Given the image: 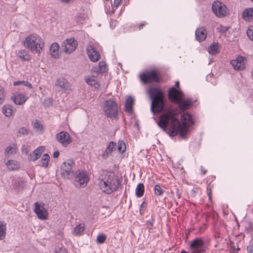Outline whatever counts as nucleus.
I'll return each instance as SVG.
<instances>
[{"label": "nucleus", "instance_id": "nucleus-1", "mask_svg": "<svg viewBox=\"0 0 253 253\" xmlns=\"http://www.w3.org/2000/svg\"><path fill=\"white\" fill-rule=\"evenodd\" d=\"M176 112L174 109L169 108L160 116L157 124L165 131L169 126L168 130L170 136H175L179 133L180 136L184 138L189 130L188 127L194 124V121L189 113H184L181 115L180 123L176 118Z\"/></svg>", "mask_w": 253, "mask_h": 253}, {"label": "nucleus", "instance_id": "nucleus-2", "mask_svg": "<svg viewBox=\"0 0 253 253\" xmlns=\"http://www.w3.org/2000/svg\"><path fill=\"white\" fill-rule=\"evenodd\" d=\"M151 100V111L154 114L165 110L166 101L163 92L158 87H152L148 89Z\"/></svg>", "mask_w": 253, "mask_h": 253}, {"label": "nucleus", "instance_id": "nucleus-3", "mask_svg": "<svg viewBox=\"0 0 253 253\" xmlns=\"http://www.w3.org/2000/svg\"><path fill=\"white\" fill-rule=\"evenodd\" d=\"M99 179V186L103 193L110 194L118 188L119 182L113 173L107 172L102 175Z\"/></svg>", "mask_w": 253, "mask_h": 253}, {"label": "nucleus", "instance_id": "nucleus-4", "mask_svg": "<svg viewBox=\"0 0 253 253\" xmlns=\"http://www.w3.org/2000/svg\"><path fill=\"white\" fill-rule=\"evenodd\" d=\"M168 97L171 102L178 105V108L181 112L188 109L193 104L189 99L183 100L182 92L174 87H172L169 89Z\"/></svg>", "mask_w": 253, "mask_h": 253}, {"label": "nucleus", "instance_id": "nucleus-5", "mask_svg": "<svg viewBox=\"0 0 253 253\" xmlns=\"http://www.w3.org/2000/svg\"><path fill=\"white\" fill-rule=\"evenodd\" d=\"M24 45L31 51L40 54L44 46V42L38 35L33 34L26 38Z\"/></svg>", "mask_w": 253, "mask_h": 253}, {"label": "nucleus", "instance_id": "nucleus-6", "mask_svg": "<svg viewBox=\"0 0 253 253\" xmlns=\"http://www.w3.org/2000/svg\"><path fill=\"white\" fill-rule=\"evenodd\" d=\"M74 163L72 160L69 159L64 162L60 167V174L65 179H72L74 175Z\"/></svg>", "mask_w": 253, "mask_h": 253}, {"label": "nucleus", "instance_id": "nucleus-7", "mask_svg": "<svg viewBox=\"0 0 253 253\" xmlns=\"http://www.w3.org/2000/svg\"><path fill=\"white\" fill-rule=\"evenodd\" d=\"M207 249L205 241L202 238H197L194 239L190 244L191 253H204ZM180 253H188L182 250Z\"/></svg>", "mask_w": 253, "mask_h": 253}, {"label": "nucleus", "instance_id": "nucleus-8", "mask_svg": "<svg viewBox=\"0 0 253 253\" xmlns=\"http://www.w3.org/2000/svg\"><path fill=\"white\" fill-rule=\"evenodd\" d=\"M212 11L218 18L225 17L229 14V10L226 5L219 0L214 1L212 3Z\"/></svg>", "mask_w": 253, "mask_h": 253}, {"label": "nucleus", "instance_id": "nucleus-9", "mask_svg": "<svg viewBox=\"0 0 253 253\" xmlns=\"http://www.w3.org/2000/svg\"><path fill=\"white\" fill-rule=\"evenodd\" d=\"M72 179L74 180L76 186H79L80 187L86 186L89 181L86 172L80 170H78L74 173V175Z\"/></svg>", "mask_w": 253, "mask_h": 253}, {"label": "nucleus", "instance_id": "nucleus-10", "mask_svg": "<svg viewBox=\"0 0 253 253\" xmlns=\"http://www.w3.org/2000/svg\"><path fill=\"white\" fill-rule=\"evenodd\" d=\"M104 111L105 115L109 118H113L118 115V106L117 103L112 100H106L104 105Z\"/></svg>", "mask_w": 253, "mask_h": 253}, {"label": "nucleus", "instance_id": "nucleus-11", "mask_svg": "<svg viewBox=\"0 0 253 253\" xmlns=\"http://www.w3.org/2000/svg\"><path fill=\"white\" fill-rule=\"evenodd\" d=\"M140 80L144 84L159 82V76L154 70L146 71L140 74Z\"/></svg>", "mask_w": 253, "mask_h": 253}, {"label": "nucleus", "instance_id": "nucleus-12", "mask_svg": "<svg viewBox=\"0 0 253 253\" xmlns=\"http://www.w3.org/2000/svg\"><path fill=\"white\" fill-rule=\"evenodd\" d=\"M78 43L74 39H67L62 43L63 50L67 53L73 52L77 48Z\"/></svg>", "mask_w": 253, "mask_h": 253}, {"label": "nucleus", "instance_id": "nucleus-13", "mask_svg": "<svg viewBox=\"0 0 253 253\" xmlns=\"http://www.w3.org/2000/svg\"><path fill=\"white\" fill-rule=\"evenodd\" d=\"M35 212L37 214L39 218L45 220L47 219V211L43 207V205H41L38 202L35 203Z\"/></svg>", "mask_w": 253, "mask_h": 253}, {"label": "nucleus", "instance_id": "nucleus-14", "mask_svg": "<svg viewBox=\"0 0 253 253\" xmlns=\"http://www.w3.org/2000/svg\"><path fill=\"white\" fill-rule=\"evenodd\" d=\"M56 138L64 146H67L71 142L70 136L69 133L66 131H61L57 133Z\"/></svg>", "mask_w": 253, "mask_h": 253}, {"label": "nucleus", "instance_id": "nucleus-15", "mask_svg": "<svg viewBox=\"0 0 253 253\" xmlns=\"http://www.w3.org/2000/svg\"><path fill=\"white\" fill-rule=\"evenodd\" d=\"M86 51L88 57L91 61L95 62L99 59L100 57V54L93 46L91 45L88 46L86 48Z\"/></svg>", "mask_w": 253, "mask_h": 253}, {"label": "nucleus", "instance_id": "nucleus-16", "mask_svg": "<svg viewBox=\"0 0 253 253\" xmlns=\"http://www.w3.org/2000/svg\"><path fill=\"white\" fill-rule=\"evenodd\" d=\"M244 59L243 57L238 56L235 60H233L231 61V64L235 70H242L245 69V65Z\"/></svg>", "mask_w": 253, "mask_h": 253}, {"label": "nucleus", "instance_id": "nucleus-17", "mask_svg": "<svg viewBox=\"0 0 253 253\" xmlns=\"http://www.w3.org/2000/svg\"><path fill=\"white\" fill-rule=\"evenodd\" d=\"M55 86L56 87H60L65 90H69L70 87V83L68 81L62 77H60L56 80Z\"/></svg>", "mask_w": 253, "mask_h": 253}, {"label": "nucleus", "instance_id": "nucleus-18", "mask_svg": "<svg viewBox=\"0 0 253 253\" xmlns=\"http://www.w3.org/2000/svg\"><path fill=\"white\" fill-rule=\"evenodd\" d=\"M27 99L28 97L24 94L20 93H16L14 96L11 97V99L17 105H22L24 104Z\"/></svg>", "mask_w": 253, "mask_h": 253}, {"label": "nucleus", "instance_id": "nucleus-19", "mask_svg": "<svg viewBox=\"0 0 253 253\" xmlns=\"http://www.w3.org/2000/svg\"><path fill=\"white\" fill-rule=\"evenodd\" d=\"M116 143L111 141L105 151L102 154L101 157L103 159H107L111 154L112 152L115 150Z\"/></svg>", "mask_w": 253, "mask_h": 253}, {"label": "nucleus", "instance_id": "nucleus-20", "mask_svg": "<svg viewBox=\"0 0 253 253\" xmlns=\"http://www.w3.org/2000/svg\"><path fill=\"white\" fill-rule=\"evenodd\" d=\"M45 150V147L43 146H39L30 154L31 160L33 161L37 160L41 157L42 153Z\"/></svg>", "mask_w": 253, "mask_h": 253}, {"label": "nucleus", "instance_id": "nucleus-21", "mask_svg": "<svg viewBox=\"0 0 253 253\" xmlns=\"http://www.w3.org/2000/svg\"><path fill=\"white\" fill-rule=\"evenodd\" d=\"M134 104V99L131 96H129L126 98L125 105V111L126 113L131 114L133 113V105Z\"/></svg>", "mask_w": 253, "mask_h": 253}, {"label": "nucleus", "instance_id": "nucleus-22", "mask_svg": "<svg viewBox=\"0 0 253 253\" xmlns=\"http://www.w3.org/2000/svg\"><path fill=\"white\" fill-rule=\"evenodd\" d=\"M242 17L246 21H250L253 19V7L245 9L243 12Z\"/></svg>", "mask_w": 253, "mask_h": 253}, {"label": "nucleus", "instance_id": "nucleus-23", "mask_svg": "<svg viewBox=\"0 0 253 253\" xmlns=\"http://www.w3.org/2000/svg\"><path fill=\"white\" fill-rule=\"evenodd\" d=\"M219 44L218 42H213L208 48V52L211 55L217 54L220 50Z\"/></svg>", "mask_w": 253, "mask_h": 253}, {"label": "nucleus", "instance_id": "nucleus-24", "mask_svg": "<svg viewBox=\"0 0 253 253\" xmlns=\"http://www.w3.org/2000/svg\"><path fill=\"white\" fill-rule=\"evenodd\" d=\"M58 49L59 44L57 42L53 43L50 47L51 55L55 58H57L59 55Z\"/></svg>", "mask_w": 253, "mask_h": 253}, {"label": "nucleus", "instance_id": "nucleus-25", "mask_svg": "<svg viewBox=\"0 0 253 253\" xmlns=\"http://www.w3.org/2000/svg\"><path fill=\"white\" fill-rule=\"evenodd\" d=\"M18 57L23 61H29L31 59V55L28 54V52L25 50H21L19 51L17 54Z\"/></svg>", "mask_w": 253, "mask_h": 253}, {"label": "nucleus", "instance_id": "nucleus-26", "mask_svg": "<svg viewBox=\"0 0 253 253\" xmlns=\"http://www.w3.org/2000/svg\"><path fill=\"white\" fill-rule=\"evenodd\" d=\"M2 112L6 117L11 116L13 112V106L9 104L4 105L2 108Z\"/></svg>", "mask_w": 253, "mask_h": 253}, {"label": "nucleus", "instance_id": "nucleus-27", "mask_svg": "<svg viewBox=\"0 0 253 253\" xmlns=\"http://www.w3.org/2000/svg\"><path fill=\"white\" fill-rule=\"evenodd\" d=\"M108 68L106 63L104 61H101L98 64V67L96 68V73H103L107 72Z\"/></svg>", "mask_w": 253, "mask_h": 253}, {"label": "nucleus", "instance_id": "nucleus-28", "mask_svg": "<svg viewBox=\"0 0 253 253\" xmlns=\"http://www.w3.org/2000/svg\"><path fill=\"white\" fill-rule=\"evenodd\" d=\"M84 230V224H79L78 225H77L74 229V233L76 235H81Z\"/></svg>", "mask_w": 253, "mask_h": 253}, {"label": "nucleus", "instance_id": "nucleus-29", "mask_svg": "<svg viewBox=\"0 0 253 253\" xmlns=\"http://www.w3.org/2000/svg\"><path fill=\"white\" fill-rule=\"evenodd\" d=\"M136 195L138 197H141L143 195L144 192V186L142 183H139L137 185L136 189Z\"/></svg>", "mask_w": 253, "mask_h": 253}, {"label": "nucleus", "instance_id": "nucleus-30", "mask_svg": "<svg viewBox=\"0 0 253 253\" xmlns=\"http://www.w3.org/2000/svg\"><path fill=\"white\" fill-rule=\"evenodd\" d=\"M50 160V157L48 154H44L42 155L41 160L42 166L47 168L48 166V162Z\"/></svg>", "mask_w": 253, "mask_h": 253}, {"label": "nucleus", "instance_id": "nucleus-31", "mask_svg": "<svg viewBox=\"0 0 253 253\" xmlns=\"http://www.w3.org/2000/svg\"><path fill=\"white\" fill-rule=\"evenodd\" d=\"M6 234V224L0 221V240H3Z\"/></svg>", "mask_w": 253, "mask_h": 253}, {"label": "nucleus", "instance_id": "nucleus-32", "mask_svg": "<svg viewBox=\"0 0 253 253\" xmlns=\"http://www.w3.org/2000/svg\"><path fill=\"white\" fill-rule=\"evenodd\" d=\"M29 129L26 127H21L18 130L17 136L21 137L22 136L27 135L29 134Z\"/></svg>", "mask_w": 253, "mask_h": 253}, {"label": "nucleus", "instance_id": "nucleus-33", "mask_svg": "<svg viewBox=\"0 0 253 253\" xmlns=\"http://www.w3.org/2000/svg\"><path fill=\"white\" fill-rule=\"evenodd\" d=\"M7 167L9 170H13L17 168V162L13 160H9L6 164Z\"/></svg>", "mask_w": 253, "mask_h": 253}, {"label": "nucleus", "instance_id": "nucleus-34", "mask_svg": "<svg viewBox=\"0 0 253 253\" xmlns=\"http://www.w3.org/2000/svg\"><path fill=\"white\" fill-rule=\"evenodd\" d=\"M207 36V33H195L196 40L199 42L205 40Z\"/></svg>", "mask_w": 253, "mask_h": 253}, {"label": "nucleus", "instance_id": "nucleus-35", "mask_svg": "<svg viewBox=\"0 0 253 253\" xmlns=\"http://www.w3.org/2000/svg\"><path fill=\"white\" fill-rule=\"evenodd\" d=\"M126 144L123 141H119L118 145V150L121 153H123L126 150Z\"/></svg>", "mask_w": 253, "mask_h": 253}, {"label": "nucleus", "instance_id": "nucleus-36", "mask_svg": "<svg viewBox=\"0 0 253 253\" xmlns=\"http://www.w3.org/2000/svg\"><path fill=\"white\" fill-rule=\"evenodd\" d=\"M155 194L157 196L161 195L164 191L162 190V188L159 185H156L154 187Z\"/></svg>", "mask_w": 253, "mask_h": 253}, {"label": "nucleus", "instance_id": "nucleus-37", "mask_svg": "<svg viewBox=\"0 0 253 253\" xmlns=\"http://www.w3.org/2000/svg\"><path fill=\"white\" fill-rule=\"evenodd\" d=\"M34 127L36 129L37 131H41L42 130V126L40 124L38 120H36L34 123Z\"/></svg>", "mask_w": 253, "mask_h": 253}, {"label": "nucleus", "instance_id": "nucleus-38", "mask_svg": "<svg viewBox=\"0 0 253 253\" xmlns=\"http://www.w3.org/2000/svg\"><path fill=\"white\" fill-rule=\"evenodd\" d=\"M86 83L92 86H95L96 87V84H97V83L96 81L92 78H88L85 80Z\"/></svg>", "mask_w": 253, "mask_h": 253}, {"label": "nucleus", "instance_id": "nucleus-39", "mask_svg": "<svg viewBox=\"0 0 253 253\" xmlns=\"http://www.w3.org/2000/svg\"><path fill=\"white\" fill-rule=\"evenodd\" d=\"M106 239V237L105 235H100L97 238V242L100 244H103L105 242Z\"/></svg>", "mask_w": 253, "mask_h": 253}, {"label": "nucleus", "instance_id": "nucleus-40", "mask_svg": "<svg viewBox=\"0 0 253 253\" xmlns=\"http://www.w3.org/2000/svg\"><path fill=\"white\" fill-rule=\"evenodd\" d=\"M13 147L11 146H8L5 150V155L11 154L13 153Z\"/></svg>", "mask_w": 253, "mask_h": 253}, {"label": "nucleus", "instance_id": "nucleus-41", "mask_svg": "<svg viewBox=\"0 0 253 253\" xmlns=\"http://www.w3.org/2000/svg\"><path fill=\"white\" fill-rule=\"evenodd\" d=\"M5 95L4 93V90L3 88H0V104H2Z\"/></svg>", "mask_w": 253, "mask_h": 253}, {"label": "nucleus", "instance_id": "nucleus-42", "mask_svg": "<svg viewBox=\"0 0 253 253\" xmlns=\"http://www.w3.org/2000/svg\"><path fill=\"white\" fill-rule=\"evenodd\" d=\"M55 253H67V252L65 248H59L55 250Z\"/></svg>", "mask_w": 253, "mask_h": 253}, {"label": "nucleus", "instance_id": "nucleus-43", "mask_svg": "<svg viewBox=\"0 0 253 253\" xmlns=\"http://www.w3.org/2000/svg\"><path fill=\"white\" fill-rule=\"evenodd\" d=\"M247 251L248 253H253V243H250L247 247Z\"/></svg>", "mask_w": 253, "mask_h": 253}, {"label": "nucleus", "instance_id": "nucleus-44", "mask_svg": "<svg viewBox=\"0 0 253 253\" xmlns=\"http://www.w3.org/2000/svg\"><path fill=\"white\" fill-rule=\"evenodd\" d=\"M205 31H206V29L203 26H202L201 27H199V28H197V29L195 31V32H205Z\"/></svg>", "mask_w": 253, "mask_h": 253}, {"label": "nucleus", "instance_id": "nucleus-45", "mask_svg": "<svg viewBox=\"0 0 253 253\" xmlns=\"http://www.w3.org/2000/svg\"><path fill=\"white\" fill-rule=\"evenodd\" d=\"M246 34L250 40L253 41V33H246Z\"/></svg>", "mask_w": 253, "mask_h": 253}, {"label": "nucleus", "instance_id": "nucleus-46", "mask_svg": "<svg viewBox=\"0 0 253 253\" xmlns=\"http://www.w3.org/2000/svg\"><path fill=\"white\" fill-rule=\"evenodd\" d=\"M59 156V152L58 151L54 152L53 154V157L55 158L58 157Z\"/></svg>", "mask_w": 253, "mask_h": 253}, {"label": "nucleus", "instance_id": "nucleus-47", "mask_svg": "<svg viewBox=\"0 0 253 253\" xmlns=\"http://www.w3.org/2000/svg\"><path fill=\"white\" fill-rule=\"evenodd\" d=\"M122 0H114V5L118 6L121 3Z\"/></svg>", "mask_w": 253, "mask_h": 253}, {"label": "nucleus", "instance_id": "nucleus-48", "mask_svg": "<svg viewBox=\"0 0 253 253\" xmlns=\"http://www.w3.org/2000/svg\"><path fill=\"white\" fill-rule=\"evenodd\" d=\"M22 81H16L13 83V85H18L20 84H22Z\"/></svg>", "mask_w": 253, "mask_h": 253}, {"label": "nucleus", "instance_id": "nucleus-49", "mask_svg": "<svg viewBox=\"0 0 253 253\" xmlns=\"http://www.w3.org/2000/svg\"><path fill=\"white\" fill-rule=\"evenodd\" d=\"M29 83V82L28 81H22V84L24 86H27Z\"/></svg>", "mask_w": 253, "mask_h": 253}, {"label": "nucleus", "instance_id": "nucleus-50", "mask_svg": "<svg viewBox=\"0 0 253 253\" xmlns=\"http://www.w3.org/2000/svg\"><path fill=\"white\" fill-rule=\"evenodd\" d=\"M22 151H23V153H25L26 154H28V150L27 149V148H25L24 149L23 148H22Z\"/></svg>", "mask_w": 253, "mask_h": 253}, {"label": "nucleus", "instance_id": "nucleus-51", "mask_svg": "<svg viewBox=\"0 0 253 253\" xmlns=\"http://www.w3.org/2000/svg\"><path fill=\"white\" fill-rule=\"evenodd\" d=\"M26 86L29 87L30 88H33L32 84L30 83H29V82L28 85Z\"/></svg>", "mask_w": 253, "mask_h": 253}, {"label": "nucleus", "instance_id": "nucleus-52", "mask_svg": "<svg viewBox=\"0 0 253 253\" xmlns=\"http://www.w3.org/2000/svg\"><path fill=\"white\" fill-rule=\"evenodd\" d=\"M175 86L176 87H179V83L178 81H176L175 83Z\"/></svg>", "mask_w": 253, "mask_h": 253}, {"label": "nucleus", "instance_id": "nucleus-53", "mask_svg": "<svg viewBox=\"0 0 253 253\" xmlns=\"http://www.w3.org/2000/svg\"><path fill=\"white\" fill-rule=\"evenodd\" d=\"M202 174H205L207 172V170H202Z\"/></svg>", "mask_w": 253, "mask_h": 253}, {"label": "nucleus", "instance_id": "nucleus-54", "mask_svg": "<svg viewBox=\"0 0 253 253\" xmlns=\"http://www.w3.org/2000/svg\"><path fill=\"white\" fill-rule=\"evenodd\" d=\"M144 25V24H141V25H140V26H139V30H141V29H142V27Z\"/></svg>", "mask_w": 253, "mask_h": 253}, {"label": "nucleus", "instance_id": "nucleus-55", "mask_svg": "<svg viewBox=\"0 0 253 253\" xmlns=\"http://www.w3.org/2000/svg\"><path fill=\"white\" fill-rule=\"evenodd\" d=\"M93 72H92V74H94V73L95 72V73L97 74V73H96V68H94Z\"/></svg>", "mask_w": 253, "mask_h": 253}, {"label": "nucleus", "instance_id": "nucleus-56", "mask_svg": "<svg viewBox=\"0 0 253 253\" xmlns=\"http://www.w3.org/2000/svg\"><path fill=\"white\" fill-rule=\"evenodd\" d=\"M144 204V202H143L141 204V206H140L141 208L143 207Z\"/></svg>", "mask_w": 253, "mask_h": 253}, {"label": "nucleus", "instance_id": "nucleus-57", "mask_svg": "<svg viewBox=\"0 0 253 253\" xmlns=\"http://www.w3.org/2000/svg\"><path fill=\"white\" fill-rule=\"evenodd\" d=\"M252 30L250 29V28L247 30V32H251Z\"/></svg>", "mask_w": 253, "mask_h": 253}, {"label": "nucleus", "instance_id": "nucleus-58", "mask_svg": "<svg viewBox=\"0 0 253 253\" xmlns=\"http://www.w3.org/2000/svg\"><path fill=\"white\" fill-rule=\"evenodd\" d=\"M149 224H150V225H153V224H152V222H149Z\"/></svg>", "mask_w": 253, "mask_h": 253}, {"label": "nucleus", "instance_id": "nucleus-59", "mask_svg": "<svg viewBox=\"0 0 253 253\" xmlns=\"http://www.w3.org/2000/svg\"><path fill=\"white\" fill-rule=\"evenodd\" d=\"M140 212L141 213H142L141 210V209L140 210Z\"/></svg>", "mask_w": 253, "mask_h": 253}, {"label": "nucleus", "instance_id": "nucleus-60", "mask_svg": "<svg viewBox=\"0 0 253 253\" xmlns=\"http://www.w3.org/2000/svg\"><path fill=\"white\" fill-rule=\"evenodd\" d=\"M239 250H240V248H238V249H236L237 251H238Z\"/></svg>", "mask_w": 253, "mask_h": 253}, {"label": "nucleus", "instance_id": "nucleus-61", "mask_svg": "<svg viewBox=\"0 0 253 253\" xmlns=\"http://www.w3.org/2000/svg\"><path fill=\"white\" fill-rule=\"evenodd\" d=\"M251 1H252L253 2V0H251Z\"/></svg>", "mask_w": 253, "mask_h": 253}]
</instances>
